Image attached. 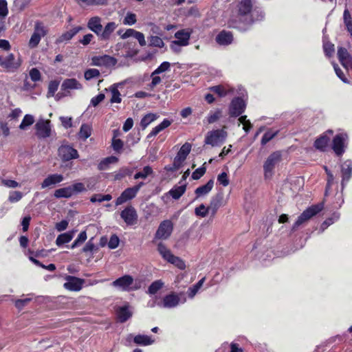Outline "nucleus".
I'll return each mask as SVG.
<instances>
[{
    "label": "nucleus",
    "mask_w": 352,
    "mask_h": 352,
    "mask_svg": "<svg viewBox=\"0 0 352 352\" xmlns=\"http://www.w3.org/2000/svg\"><path fill=\"white\" fill-rule=\"evenodd\" d=\"M157 75L158 74H154V71L152 72L151 75V82L149 84V87L151 89H153L162 82L161 77Z\"/></svg>",
    "instance_id": "62"
},
{
    "label": "nucleus",
    "mask_w": 352,
    "mask_h": 352,
    "mask_svg": "<svg viewBox=\"0 0 352 352\" xmlns=\"http://www.w3.org/2000/svg\"><path fill=\"white\" fill-rule=\"evenodd\" d=\"M227 136L228 133L223 129L212 130L207 133L204 142L213 147L219 146L226 141Z\"/></svg>",
    "instance_id": "4"
},
{
    "label": "nucleus",
    "mask_w": 352,
    "mask_h": 352,
    "mask_svg": "<svg viewBox=\"0 0 352 352\" xmlns=\"http://www.w3.org/2000/svg\"><path fill=\"white\" fill-rule=\"evenodd\" d=\"M209 212L208 206L206 207L204 204H201L195 209V214L202 218L206 217Z\"/></svg>",
    "instance_id": "52"
},
{
    "label": "nucleus",
    "mask_w": 352,
    "mask_h": 352,
    "mask_svg": "<svg viewBox=\"0 0 352 352\" xmlns=\"http://www.w3.org/2000/svg\"><path fill=\"white\" fill-rule=\"evenodd\" d=\"M133 341L136 344L148 346L154 343L155 340L151 336L146 335H137L134 337Z\"/></svg>",
    "instance_id": "35"
},
{
    "label": "nucleus",
    "mask_w": 352,
    "mask_h": 352,
    "mask_svg": "<svg viewBox=\"0 0 352 352\" xmlns=\"http://www.w3.org/2000/svg\"><path fill=\"white\" fill-rule=\"evenodd\" d=\"M137 21L136 15L133 13L129 12L126 14L123 20L124 25H132Z\"/></svg>",
    "instance_id": "55"
},
{
    "label": "nucleus",
    "mask_w": 352,
    "mask_h": 352,
    "mask_svg": "<svg viewBox=\"0 0 352 352\" xmlns=\"http://www.w3.org/2000/svg\"><path fill=\"white\" fill-rule=\"evenodd\" d=\"M58 156L64 162L78 157V153L69 144H62L58 150Z\"/></svg>",
    "instance_id": "13"
},
{
    "label": "nucleus",
    "mask_w": 352,
    "mask_h": 352,
    "mask_svg": "<svg viewBox=\"0 0 352 352\" xmlns=\"http://www.w3.org/2000/svg\"><path fill=\"white\" fill-rule=\"evenodd\" d=\"M8 14V3L6 0H0V17L5 18Z\"/></svg>",
    "instance_id": "60"
},
{
    "label": "nucleus",
    "mask_w": 352,
    "mask_h": 352,
    "mask_svg": "<svg viewBox=\"0 0 352 352\" xmlns=\"http://www.w3.org/2000/svg\"><path fill=\"white\" fill-rule=\"evenodd\" d=\"M80 6H102L107 3V0H76Z\"/></svg>",
    "instance_id": "41"
},
{
    "label": "nucleus",
    "mask_w": 352,
    "mask_h": 352,
    "mask_svg": "<svg viewBox=\"0 0 352 352\" xmlns=\"http://www.w3.org/2000/svg\"><path fill=\"white\" fill-rule=\"evenodd\" d=\"M340 218V214L338 213H334L331 218L325 220L322 224L321 225L322 232L327 229L330 225L336 221H337Z\"/></svg>",
    "instance_id": "53"
},
{
    "label": "nucleus",
    "mask_w": 352,
    "mask_h": 352,
    "mask_svg": "<svg viewBox=\"0 0 352 352\" xmlns=\"http://www.w3.org/2000/svg\"><path fill=\"white\" fill-rule=\"evenodd\" d=\"M210 90L217 94L221 97L225 96L228 94L225 87L221 85L214 86L210 88Z\"/></svg>",
    "instance_id": "61"
},
{
    "label": "nucleus",
    "mask_w": 352,
    "mask_h": 352,
    "mask_svg": "<svg viewBox=\"0 0 352 352\" xmlns=\"http://www.w3.org/2000/svg\"><path fill=\"white\" fill-rule=\"evenodd\" d=\"M164 286V283L161 280L153 282L148 288V294L151 295L155 294Z\"/></svg>",
    "instance_id": "43"
},
{
    "label": "nucleus",
    "mask_w": 352,
    "mask_h": 352,
    "mask_svg": "<svg viewBox=\"0 0 352 352\" xmlns=\"http://www.w3.org/2000/svg\"><path fill=\"white\" fill-rule=\"evenodd\" d=\"M100 74V73L97 69H88L85 72L84 76L87 80H90L93 78L99 77Z\"/></svg>",
    "instance_id": "48"
},
{
    "label": "nucleus",
    "mask_w": 352,
    "mask_h": 352,
    "mask_svg": "<svg viewBox=\"0 0 352 352\" xmlns=\"http://www.w3.org/2000/svg\"><path fill=\"white\" fill-rule=\"evenodd\" d=\"M173 230V223L170 220L162 221L155 234V239H167Z\"/></svg>",
    "instance_id": "10"
},
{
    "label": "nucleus",
    "mask_w": 352,
    "mask_h": 352,
    "mask_svg": "<svg viewBox=\"0 0 352 352\" xmlns=\"http://www.w3.org/2000/svg\"><path fill=\"white\" fill-rule=\"evenodd\" d=\"M205 173H206L205 167L198 168L192 173V178L195 180L199 179L204 175Z\"/></svg>",
    "instance_id": "64"
},
{
    "label": "nucleus",
    "mask_w": 352,
    "mask_h": 352,
    "mask_svg": "<svg viewBox=\"0 0 352 352\" xmlns=\"http://www.w3.org/2000/svg\"><path fill=\"white\" fill-rule=\"evenodd\" d=\"M170 63L167 61L163 62L156 69L154 70V74H160L161 73L169 71Z\"/></svg>",
    "instance_id": "58"
},
{
    "label": "nucleus",
    "mask_w": 352,
    "mask_h": 352,
    "mask_svg": "<svg viewBox=\"0 0 352 352\" xmlns=\"http://www.w3.org/2000/svg\"><path fill=\"white\" fill-rule=\"evenodd\" d=\"M73 195L70 186L57 189L54 192L56 198H69Z\"/></svg>",
    "instance_id": "39"
},
{
    "label": "nucleus",
    "mask_w": 352,
    "mask_h": 352,
    "mask_svg": "<svg viewBox=\"0 0 352 352\" xmlns=\"http://www.w3.org/2000/svg\"><path fill=\"white\" fill-rule=\"evenodd\" d=\"M347 140L348 135L344 133H338L334 137L332 148L337 155H342L344 153Z\"/></svg>",
    "instance_id": "12"
},
{
    "label": "nucleus",
    "mask_w": 352,
    "mask_h": 352,
    "mask_svg": "<svg viewBox=\"0 0 352 352\" xmlns=\"http://www.w3.org/2000/svg\"><path fill=\"white\" fill-rule=\"evenodd\" d=\"M64 179L62 175L60 174H52L48 175L42 182L41 188H46L52 187L54 185L60 183Z\"/></svg>",
    "instance_id": "24"
},
{
    "label": "nucleus",
    "mask_w": 352,
    "mask_h": 352,
    "mask_svg": "<svg viewBox=\"0 0 352 352\" xmlns=\"http://www.w3.org/2000/svg\"><path fill=\"white\" fill-rule=\"evenodd\" d=\"M182 294H177L174 292L165 296L163 298L162 305L165 308H173L177 306L179 302L184 303L186 301L185 297L180 298Z\"/></svg>",
    "instance_id": "14"
},
{
    "label": "nucleus",
    "mask_w": 352,
    "mask_h": 352,
    "mask_svg": "<svg viewBox=\"0 0 352 352\" xmlns=\"http://www.w3.org/2000/svg\"><path fill=\"white\" fill-rule=\"evenodd\" d=\"M112 147L113 150L117 153H120L123 147V142L120 139H117L116 135H114L112 140Z\"/></svg>",
    "instance_id": "57"
},
{
    "label": "nucleus",
    "mask_w": 352,
    "mask_h": 352,
    "mask_svg": "<svg viewBox=\"0 0 352 352\" xmlns=\"http://www.w3.org/2000/svg\"><path fill=\"white\" fill-rule=\"evenodd\" d=\"M149 45L162 48L164 46V43L160 37L152 36L149 38Z\"/></svg>",
    "instance_id": "49"
},
{
    "label": "nucleus",
    "mask_w": 352,
    "mask_h": 352,
    "mask_svg": "<svg viewBox=\"0 0 352 352\" xmlns=\"http://www.w3.org/2000/svg\"><path fill=\"white\" fill-rule=\"evenodd\" d=\"M186 190V186L185 184L181 186H175L168 192L169 195L174 199H179L185 192Z\"/></svg>",
    "instance_id": "38"
},
{
    "label": "nucleus",
    "mask_w": 352,
    "mask_h": 352,
    "mask_svg": "<svg viewBox=\"0 0 352 352\" xmlns=\"http://www.w3.org/2000/svg\"><path fill=\"white\" fill-rule=\"evenodd\" d=\"M72 188V194L78 193L81 192H84L86 190V188L82 183L78 182L73 184L72 186H69Z\"/></svg>",
    "instance_id": "59"
},
{
    "label": "nucleus",
    "mask_w": 352,
    "mask_h": 352,
    "mask_svg": "<svg viewBox=\"0 0 352 352\" xmlns=\"http://www.w3.org/2000/svg\"><path fill=\"white\" fill-rule=\"evenodd\" d=\"M59 86V82L56 80L50 81L48 86L47 97L54 96L55 92L57 91Z\"/></svg>",
    "instance_id": "54"
},
{
    "label": "nucleus",
    "mask_w": 352,
    "mask_h": 352,
    "mask_svg": "<svg viewBox=\"0 0 352 352\" xmlns=\"http://www.w3.org/2000/svg\"><path fill=\"white\" fill-rule=\"evenodd\" d=\"M282 154L280 151L272 153L263 164V175L265 179H270L274 174L276 166L281 162Z\"/></svg>",
    "instance_id": "2"
},
{
    "label": "nucleus",
    "mask_w": 352,
    "mask_h": 352,
    "mask_svg": "<svg viewBox=\"0 0 352 352\" xmlns=\"http://www.w3.org/2000/svg\"><path fill=\"white\" fill-rule=\"evenodd\" d=\"M117 315L120 322H124L131 317L132 313L128 306H124L118 309Z\"/></svg>",
    "instance_id": "36"
},
{
    "label": "nucleus",
    "mask_w": 352,
    "mask_h": 352,
    "mask_svg": "<svg viewBox=\"0 0 352 352\" xmlns=\"http://www.w3.org/2000/svg\"><path fill=\"white\" fill-rule=\"evenodd\" d=\"M344 22L348 32L352 36V18L348 9H345L343 14Z\"/></svg>",
    "instance_id": "46"
},
{
    "label": "nucleus",
    "mask_w": 352,
    "mask_h": 352,
    "mask_svg": "<svg viewBox=\"0 0 352 352\" xmlns=\"http://www.w3.org/2000/svg\"><path fill=\"white\" fill-rule=\"evenodd\" d=\"M323 207L324 206L322 203L309 207L298 217L293 226V230L306 223L311 217L320 212L323 209Z\"/></svg>",
    "instance_id": "5"
},
{
    "label": "nucleus",
    "mask_w": 352,
    "mask_h": 352,
    "mask_svg": "<svg viewBox=\"0 0 352 352\" xmlns=\"http://www.w3.org/2000/svg\"><path fill=\"white\" fill-rule=\"evenodd\" d=\"M191 33L192 31L189 29L182 30L177 32L175 34V37L177 40L174 41L173 43L180 46L187 45L188 44Z\"/></svg>",
    "instance_id": "21"
},
{
    "label": "nucleus",
    "mask_w": 352,
    "mask_h": 352,
    "mask_svg": "<svg viewBox=\"0 0 352 352\" xmlns=\"http://www.w3.org/2000/svg\"><path fill=\"white\" fill-rule=\"evenodd\" d=\"M157 251L165 261L175 265L179 269L184 270L186 267L183 260L173 254L171 251L163 243L157 244Z\"/></svg>",
    "instance_id": "3"
},
{
    "label": "nucleus",
    "mask_w": 352,
    "mask_h": 352,
    "mask_svg": "<svg viewBox=\"0 0 352 352\" xmlns=\"http://www.w3.org/2000/svg\"><path fill=\"white\" fill-rule=\"evenodd\" d=\"M76 232V230H72V231H69L67 232H65V233L59 234L56 239V245L60 246L65 243H67L70 242L72 241V239H73Z\"/></svg>",
    "instance_id": "32"
},
{
    "label": "nucleus",
    "mask_w": 352,
    "mask_h": 352,
    "mask_svg": "<svg viewBox=\"0 0 352 352\" xmlns=\"http://www.w3.org/2000/svg\"><path fill=\"white\" fill-rule=\"evenodd\" d=\"M117 27H118V24H116L113 21L107 23L104 25V28H102V29L98 36L99 39L101 41L109 40L112 33L115 31V30L117 28Z\"/></svg>",
    "instance_id": "22"
},
{
    "label": "nucleus",
    "mask_w": 352,
    "mask_h": 352,
    "mask_svg": "<svg viewBox=\"0 0 352 352\" xmlns=\"http://www.w3.org/2000/svg\"><path fill=\"white\" fill-rule=\"evenodd\" d=\"M47 33V28L41 22L36 21L34 25V32L32 34L29 42L28 46L30 48H35L39 44L41 38L46 36Z\"/></svg>",
    "instance_id": "6"
},
{
    "label": "nucleus",
    "mask_w": 352,
    "mask_h": 352,
    "mask_svg": "<svg viewBox=\"0 0 352 352\" xmlns=\"http://www.w3.org/2000/svg\"><path fill=\"white\" fill-rule=\"evenodd\" d=\"M338 59L342 65L346 69L352 68V57L344 47L338 49Z\"/></svg>",
    "instance_id": "20"
},
{
    "label": "nucleus",
    "mask_w": 352,
    "mask_h": 352,
    "mask_svg": "<svg viewBox=\"0 0 352 352\" xmlns=\"http://www.w3.org/2000/svg\"><path fill=\"white\" fill-rule=\"evenodd\" d=\"M91 65L98 67H111L115 66L118 60L109 55L94 56L91 59Z\"/></svg>",
    "instance_id": "11"
},
{
    "label": "nucleus",
    "mask_w": 352,
    "mask_h": 352,
    "mask_svg": "<svg viewBox=\"0 0 352 352\" xmlns=\"http://www.w3.org/2000/svg\"><path fill=\"white\" fill-rule=\"evenodd\" d=\"M233 39L232 34L226 31L221 32L216 37L217 42L223 45H227L232 43Z\"/></svg>",
    "instance_id": "33"
},
{
    "label": "nucleus",
    "mask_w": 352,
    "mask_h": 352,
    "mask_svg": "<svg viewBox=\"0 0 352 352\" xmlns=\"http://www.w3.org/2000/svg\"><path fill=\"white\" fill-rule=\"evenodd\" d=\"M157 118V116L154 113H148L145 115L140 122V125L143 129H146L151 122Z\"/></svg>",
    "instance_id": "42"
},
{
    "label": "nucleus",
    "mask_w": 352,
    "mask_h": 352,
    "mask_svg": "<svg viewBox=\"0 0 352 352\" xmlns=\"http://www.w3.org/2000/svg\"><path fill=\"white\" fill-rule=\"evenodd\" d=\"M153 173L152 168L149 166H146L143 168L142 170L138 172L134 175L135 179H146L148 175Z\"/></svg>",
    "instance_id": "44"
},
{
    "label": "nucleus",
    "mask_w": 352,
    "mask_h": 352,
    "mask_svg": "<svg viewBox=\"0 0 352 352\" xmlns=\"http://www.w3.org/2000/svg\"><path fill=\"white\" fill-rule=\"evenodd\" d=\"M34 122V118L33 116L30 114H26L21 124L19 125V129L21 130H25L28 126H31Z\"/></svg>",
    "instance_id": "45"
},
{
    "label": "nucleus",
    "mask_w": 352,
    "mask_h": 352,
    "mask_svg": "<svg viewBox=\"0 0 352 352\" xmlns=\"http://www.w3.org/2000/svg\"><path fill=\"white\" fill-rule=\"evenodd\" d=\"M0 66L8 72H14L21 66V60L13 54H9L6 56H0Z\"/></svg>",
    "instance_id": "9"
},
{
    "label": "nucleus",
    "mask_w": 352,
    "mask_h": 352,
    "mask_svg": "<svg viewBox=\"0 0 352 352\" xmlns=\"http://www.w3.org/2000/svg\"><path fill=\"white\" fill-rule=\"evenodd\" d=\"M341 171L342 175V186L344 187L352 175V162L350 160L345 161L341 166Z\"/></svg>",
    "instance_id": "25"
},
{
    "label": "nucleus",
    "mask_w": 352,
    "mask_h": 352,
    "mask_svg": "<svg viewBox=\"0 0 352 352\" xmlns=\"http://www.w3.org/2000/svg\"><path fill=\"white\" fill-rule=\"evenodd\" d=\"M171 124V121L168 119H164L160 124L154 127L150 133L147 135V138H151L155 136L160 131L168 127Z\"/></svg>",
    "instance_id": "34"
},
{
    "label": "nucleus",
    "mask_w": 352,
    "mask_h": 352,
    "mask_svg": "<svg viewBox=\"0 0 352 352\" xmlns=\"http://www.w3.org/2000/svg\"><path fill=\"white\" fill-rule=\"evenodd\" d=\"M82 30V28L80 26L75 27L72 30L63 33L60 35L57 39L56 43H60L65 41H69L72 39L79 31Z\"/></svg>",
    "instance_id": "30"
},
{
    "label": "nucleus",
    "mask_w": 352,
    "mask_h": 352,
    "mask_svg": "<svg viewBox=\"0 0 352 352\" xmlns=\"http://www.w3.org/2000/svg\"><path fill=\"white\" fill-rule=\"evenodd\" d=\"M192 146L190 143L186 142L182 146L177 155L174 158L176 166H181L191 151Z\"/></svg>",
    "instance_id": "18"
},
{
    "label": "nucleus",
    "mask_w": 352,
    "mask_h": 352,
    "mask_svg": "<svg viewBox=\"0 0 352 352\" xmlns=\"http://www.w3.org/2000/svg\"><path fill=\"white\" fill-rule=\"evenodd\" d=\"M121 218L128 226H133L138 221V214L132 206H128L120 213Z\"/></svg>",
    "instance_id": "15"
},
{
    "label": "nucleus",
    "mask_w": 352,
    "mask_h": 352,
    "mask_svg": "<svg viewBox=\"0 0 352 352\" xmlns=\"http://www.w3.org/2000/svg\"><path fill=\"white\" fill-rule=\"evenodd\" d=\"M278 134V131L269 130L265 132L261 139V144L265 145Z\"/></svg>",
    "instance_id": "50"
},
{
    "label": "nucleus",
    "mask_w": 352,
    "mask_h": 352,
    "mask_svg": "<svg viewBox=\"0 0 352 352\" xmlns=\"http://www.w3.org/2000/svg\"><path fill=\"white\" fill-rule=\"evenodd\" d=\"M82 89V84L76 78H67L63 80L61 85V91H63V93H58L56 97L57 99H59L62 96L69 95L70 90H80Z\"/></svg>",
    "instance_id": "8"
},
{
    "label": "nucleus",
    "mask_w": 352,
    "mask_h": 352,
    "mask_svg": "<svg viewBox=\"0 0 352 352\" xmlns=\"http://www.w3.org/2000/svg\"><path fill=\"white\" fill-rule=\"evenodd\" d=\"M111 285L124 292H130L139 289L134 285V279L130 275H124L112 282Z\"/></svg>",
    "instance_id": "7"
},
{
    "label": "nucleus",
    "mask_w": 352,
    "mask_h": 352,
    "mask_svg": "<svg viewBox=\"0 0 352 352\" xmlns=\"http://www.w3.org/2000/svg\"><path fill=\"white\" fill-rule=\"evenodd\" d=\"M245 108V102L241 98H234L232 100L230 107V114L231 116H239L244 111Z\"/></svg>",
    "instance_id": "19"
},
{
    "label": "nucleus",
    "mask_w": 352,
    "mask_h": 352,
    "mask_svg": "<svg viewBox=\"0 0 352 352\" xmlns=\"http://www.w3.org/2000/svg\"><path fill=\"white\" fill-rule=\"evenodd\" d=\"M221 111L217 109L214 111H210L207 116V121L209 124H212L217 121L221 117Z\"/></svg>",
    "instance_id": "47"
},
{
    "label": "nucleus",
    "mask_w": 352,
    "mask_h": 352,
    "mask_svg": "<svg viewBox=\"0 0 352 352\" xmlns=\"http://www.w3.org/2000/svg\"><path fill=\"white\" fill-rule=\"evenodd\" d=\"M122 85V82L115 83L110 86L108 89H105L106 91H109L111 94L110 99L111 103H120L122 102L121 94L118 91V87Z\"/></svg>",
    "instance_id": "26"
},
{
    "label": "nucleus",
    "mask_w": 352,
    "mask_h": 352,
    "mask_svg": "<svg viewBox=\"0 0 352 352\" xmlns=\"http://www.w3.org/2000/svg\"><path fill=\"white\" fill-rule=\"evenodd\" d=\"M91 132L92 127L90 124H82L78 133V138L82 140H86L89 137L91 136Z\"/></svg>",
    "instance_id": "37"
},
{
    "label": "nucleus",
    "mask_w": 352,
    "mask_h": 352,
    "mask_svg": "<svg viewBox=\"0 0 352 352\" xmlns=\"http://www.w3.org/2000/svg\"><path fill=\"white\" fill-rule=\"evenodd\" d=\"M66 282L63 287L69 291L78 292L82 288L85 280L72 276H67L65 278Z\"/></svg>",
    "instance_id": "16"
},
{
    "label": "nucleus",
    "mask_w": 352,
    "mask_h": 352,
    "mask_svg": "<svg viewBox=\"0 0 352 352\" xmlns=\"http://www.w3.org/2000/svg\"><path fill=\"white\" fill-rule=\"evenodd\" d=\"M213 186L214 181L212 179H210L205 185L197 188L195 191L197 198L204 197L208 195L212 189Z\"/></svg>",
    "instance_id": "29"
},
{
    "label": "nucleus",
    "mask_w": 352,
    "mask_h": 352,
    "mask_svg": "<svg viewBox=\"0 0 352 352\" xmlns=\"http://www.w3.org/2000/svg\"><path fill=\"white\" fill-rule=\"evenodd\" d=\"M30 77L34 82H37L41 80V73L36 68H32L30 71Z\"/></svg>",
    "instance_id": "63"
},
{
    "label": "nucleus",
    "mask_w": 352,
    "mask_h": 352,
    "mask_svg": "<svg viewBox=\"0 0 352 352\" xmlns=\"http://www.w3.org/2000/svg\"><path fill=\"white\" fill-rule=\"evenodd\" d=\"M23 197V193L20 191H12L10 192L8 200L11 203L20 201Z\"/></svg>",
    "instance_id": "56"
},
{
    "label": "nucleus",
    "mask_w": 352,
    "mask_h": 352,
    "mask_svg": "<svg viewBox=\"0 0 352 352\" xmlns=\"http://www.w3.org/2000/svg\"><path fill=\"white\" fill-rule=\"evenodd\" d=\"M137 195L135 190L131 188H128L125 189L121 195L117 198L116 201V205L119 206L122 204L133 199Z\"/></svg>",
    "instance_id": "23"
},
{
    "label": "nucleus",
    "mask_w": 352,
    "mask_h": 352,
    "mask_svg": "<svg viewBox=\"0 0 352 352\" xmlns=\"http://www.w3.org/2000/svg\"><path fill=\"white\" fill-rule=\"evenodd\" d=\"M87 28L98 36L102 28V19L98 16L91 17L87 22Z\"/></svg>",
    "instance_id": "27"
},
{
    "label": "nucleus",
    "mask_w": 352,
    "mask_h": 352,
    "mask_svg": "<svg viewBox=\"0 0 352 352\" xmlns=\"http://www.w3.org/2000/svg\"><path fill=\"white\" fill-rule=\"evenodd\" d=\"M36 135L40 138H46L50 136L51 126L50 120H39L36 125Z\"/></svg>",
    "instance_id": "17"
},
{
    "label": "nucleus",
    "mask_w": 352,
    "mask_h": 352,
    "mask_svg": "<svg viewBox=\"0 0 352 352\" xmlns=\"http://www.w3.org/2000/svg\"><path fill=\"white\" fill-rule=\"evenodd\" d=\"M239 21L246 24H251L255 21H259L263 18L262 12L252 10L251 0H242L238 4Z\"/></svg>",
    "instance_id": "1"
},
{
    "label": "nucleus",
    "mask_w": 352,
    "mask_h": 352,
    "mask_svg": "<svg viewBox=\"0 0 352 352\" xmlns=\"http://www.w3.org/2000/svg\"><path fill=\"white\" fill-rule=\"evenodd\" d=\"M87 238V233L85 231H82L81 232L78 237L76 239V240L74 241V243H72L71 248L72 249L79 246L80 244H82V243H84L86 239Z\"/></svg>",
    "instance_id": "51"
},
{
    "label": "nucleus",
    "mask_w": 352,
    "mask_h": 352,
    "mask_svg": "<svg viewBox=\"0 0 352 352\" xmlns=\"http://www.w3.org/2000/svg\"><path fill=\"white\" fill-rule=\"evenodd\" d=\"M332 133L333 131L331 130H329L326 132V133L322 135L320 138H318L314 142V146L320 151H324L329 142V138L327 137V133Z\"/></svg>",
    "instance_id": "31"
},
{
    "label": "nucleus",
    "mask_w": 352,
    "mask_h": 352,
    "mask_svg": "<svg viewBox=\"0 0 352 352\" xmlns=\"http://www.w3.org/2000/svg\"><path fill=\"white\" fill-rule=\"evenodd\" d=\"M118 161V157L111 156L102 160L98 164V168L100 170H106L109 168V164H115Z\"/></svg>",
    "instance_id": "40"
},
{
    "label": "nucleus",
    "mask_w": 352,
    "mask_h": 352,
    "mask_svg": "<svg viewBox=\"0 0 352 352\" xmlns=\"http://www.w3.org/2000/svg\"><path fill=\"white\" fill-rule=\"evenodd\" d=\"M223 197L222 194H217L212 197L208 209L212 215H214L218 209L223 206Z\"/></svg>",
    "instance_id": "28"
}]
</instances>
